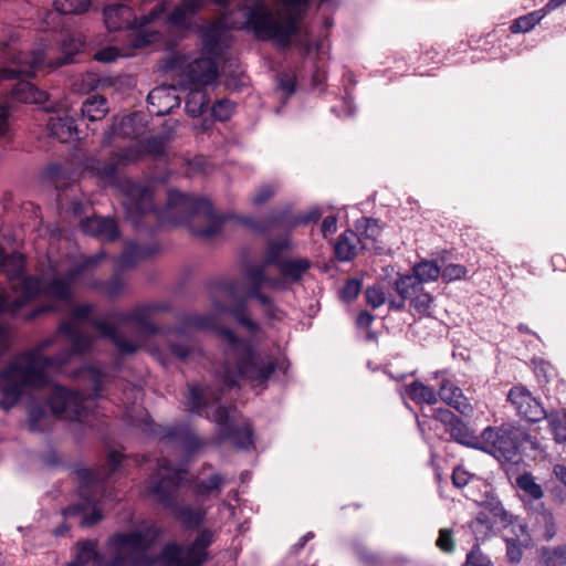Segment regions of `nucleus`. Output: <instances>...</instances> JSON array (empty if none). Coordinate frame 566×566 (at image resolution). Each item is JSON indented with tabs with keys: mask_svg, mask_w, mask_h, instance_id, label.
Returning <instances> with one entry per match:
<instances>
[{
	"mask_svg": "<svg viewBox=\"0 0 566 566\" xmlns=\"http://www.w3.org/2000/svg\"><path fill=\"white\" fill-rule=\"evenodd\" d=\"M166 4V11L154 22L160 20L165 17V20L167 23L174 25V27H187L193 15L201 10V8L205 6V0H188L179 6H177L170 13L168 12V3L164 2Z\"/></svg>",
	"mask_w": 566,
	"mask_h": 566,
	"instance_id": "obj_27",
	"label": "nucleus"
},
{
	"mask_svg": "<svg viewBox=\"0 0 566 566\" xmlns=\"http://www.w3.org/2000/svg\"><path fill=\"white\" fill-rule=\"evenodd\" d=\"M161 438L165 440L178 441L188 452H193L201 446L196 434L186 428L169 427L163 430Z\"/></svg>",
	"mask_w": 566,
	"mask_h": 566,
	"instance_id": "obj_34",
	"label": "nucleus"
},
{
	"mask_svg": "<svg viewBox=\"0 0 566 566\" xmlns=\"http://www.w3.org/2000/svg\"><path fill=\"white\" fill-rule=\"evenodd\" d=\"M437 547L448 554L454 552L455 545L453 539V533L450 528H441L439 531V536L436 542Z\"/></svg>",
	"mask_w": 566,
	"mask_h": 566,
	"instance_id": "obj_61",
	"label": "nucleus"
},
{
	"mask_svg": "<svg viewBox=\"0 0 566 566\" xmlns=\"http://www.w3.org/2000/svg\"><path fill=\"white\" fill-rule=\"evenodd\" d=\"M188 83L192 86H206L218 76L216 62L210 57H199L190 62L184 70Z\"/></svg>",
	"mask_w": 566,
	"mask_h": 566,
	"instance_id": "obj_21",
	"label": "nucleus"
},
{
	"mask_svg": "<svg viewBox=\"0 0 566 566\" xmlns=\"http://www.w3.org/2000/svg\"><path fill=\"white\" fill-rule=\"evenodd\" d=\"M54 8L62 14H81L88 10L90 0H54Z\"/></svg>",
	"mask_w": 566,
	"mask_h": 566,
	"instance_id": "obj_47",
	"label": "nucleus"
},
{
	"mask_svg": "<svg viewBox=\"0 0 566 566\" xmlns=\"http://www.w3.org/2000/svg\"><path fill=\"white\" fill-rule=\"evenodd\" d=\"M360 289H361L360 282L356 279H350L346 282V284L342 289L340 296L344 301L350 302L358 296Z\"/></svg>",
	"mask_w": 566,
	"mask_h": 566,
	"instance_id": "obj_64",
	"label": "nucleus"
},
{
	"mask_svg": "<svg viewBox=\"0 0 566 566\" xmlns=\"http://www.w3.org/2000/svg\"><path fill=\"white\" fill-rule=\"evenodd\" d=\"M155 251L148 248L138 247L135 243H128L122 255L118 258L117 264L120 271L133 268L139 261L150 256Z\"/></svg>",
	"mask_w": 566,
	"mask_h": 566,
	"instance_id": "obj_39",
	"label": "nucleus"
},
{
	"mask_svg": "<svg viewBox=\"0 0 566 566\" xmlns=\"http://www.w3.org/2000/svg\"><path fill=\"white\" fill-rule=\"evenodd\" d=\"M323 211L318 207H312L306 213L293 217L289 209L273 212L263 220L253 217H238L231 214L219 216L214 213L212 205L206 198H198L171 189L167 192V203L159 218L165 223L187 224L191 232L203 240H210L221 232L222 227L229 221L245 227L255 232H268L274 228H294L300 224L317 221Z\"/></svg>",
	"mask_w": 566,
	"mask_h": 566,
	"instance_id": "obj_1",
	"label": "nucleus"
},
{
	"mask_svg": "<svg viewBox=\"0 0 566 566\" xmlns=\"http://www.w3.org/2000/svg\"><path fill=\"white\" fill-rule=\"evenodd\" d=\"M219 294L221 296H224L227 298L226 302H221L218 300H213L212 305L213 308L218 313H224L228 311H231L232 315L235 317V319L247 327L249 332L255 333L259 329V326L256 323L250 319V317L245 313V305L241 304L239 307L231 310L233 295L235 292V285L233 283H221L218 287Z\"/></svg>",
	"mask_w": 566,
	"mask_h": 566,
	"instance_id": "obj_20",
	"label": "nucleus"
},
{
	"mask_svg": "<svg viewBox=\"0 0 566 566\" xmlns=\"http://www.w3.org/2000/svg\"><path fill=\"white\" fill-rule=\"evenodd\" d=\"M181 98L172 85H161L151 90L147 96L148 112L156 116L169 114L180 105Z\"/></svg>",
	"mask_w": 566,
	"mask_h": 566,
	"instance_id": "obj_19",
	"label": "nucleus"
},
{
	"mask_svg": "<svg viewBox=\"0 0 566 566\" xmlns=\"http://www.w3.org/2000/svg\"><path fill=\"white\" fill-rule=\"evenodd\" d=\"M221 396V391L202 387L200 384L189 385L188 395L186 396V406L188 411L201 413L210 402H218Z\"/></svg>",
	"mask_w": 566,
	"mask_h": 566,
	"instance_id": "obj_25",
	"label": "nucleus"
},
{
	"mask_svg": "<svg viewBox=\"0 0 566 566\" xmlns=\"http://www.w3.org/2000/svg\"><path fill=\"white\" fill-rule=\"evenodd\" d=\"M112 157L114 158L118 167L128 166L130 164L139 161L143 158L137 143L135 145L128 146L124 149L114 153Z\"/></svg>",
	"mask_w": 566,
	"mask_h": 566,
	"instance_id": "obj_51",
	"label": "nucleus"
},
{
	"mask_svg": "<svg viewBox=\"0 0 566 566\" xmlns=\"http://www.w3.org/2000/svg\"><path fill=\"white\" fill-rule=\"evenodd\" d=\"M366 301L367 303L374 307L377 308L385 304L386 302V294L380 286H370L366 290Z\"/></svg>",
	"mask_w": 566,
	"mask_h": 566,
	"instance_id": "obj_63",
	"label": "nucleus"
},
{
	"mask_svg": "<svg viewBox=\"0 0 566 566\" xmlns=\"http://www.w3.org/2000/svg\"><path fill=\"white\" fill-rule=\"evenodd\" d=\"M464 566H492V562L489 556L482 553L476 544L468 553Z\"/></svg>",
	"mask_w": 566,
	"mask_h": 566,
	"instance_id": "obj_60",
	"label": "nucleus"
},
{
	"mask_svg": "<svg viewBox=\"0 0 566 566\" xmlns=\"http://www.w3.org/2000/svg\"><path fill=\"white\" fill-rule=\"evenodd\" d=\"M11 99L20 103L41 104L48 99V95L29 81L20 80L11 91Z\"/></svg>",
	"mask_w": 566,
	"mask_h": 566,
	"instance_id": "obj_30",
	"label": "nucleus"
},
{
	"mask_svg": "<svg viewBox=\"0 0 566 566\" xmlns=\"http://www.w3.org/2000/svg\"><path fill=\"white\" fill-rule=\"evenodd\" d=\"M220 336L226 343L224 363L217 370L224 387L231 389L243 379L253 385L265 384L276 370L271 355L258 353L249 340L238 338L229 328H222Z\"/></svg>",
	"mask_w": 566,
	"mask_h": 566,
	"instance_id": "obj_4",
	"label": "nucleus"
},
{
	"mask_svg": "<svg viewBox=\"0 0 566 566\" xmlns=\"http://www.w3.org/2000/svg\"><path fill=\"white\" fill-rule=\"evenodd\" d=\"M312 266L307 258H286L276 268L280 275L291 283H298Z\"/></svg>",
	"mask_w": 566,
	"mask_h": 566,
	"instance_id": "obj_29",
	"label": "nucleus"
},
{
	"mask_svg": "<svg viewBox=\"0 0 566 566\" xmlns=\"http://www.w3.org/2000/svg\"><path fill=\"white\" fill-rule=\"evenodd\" d=\"M554 475L563 484V488L555 486L553 489V496L559 503H566V467L556 464L553 469Z\"/></svg>",
	"mask_w": 566,
	"mask_h": 566,
	"instance_id": "obj_57",
	"label": "nucleus"
},
{
	"mask_svg": "<svg viewBox=\"0 0 566 566\" xmlns=\"http://www.w3.org/2000/svg\"><path fill=\"white\" fill-rule=\"evenodd\" d=\"M181 328L185 329H209L216 325V316L212 314H186L181 317Z\"/></svg>",
	"mask_w": 566,
	"mask_h": 566,
	"instance_id": "obj_45",
	"label": "nucleus"
},
{
	"mask_svg": "<svg viewBox=\"0 0 566 566\" xmlns=\"http://www.w3.org/2000/svg\"><path fill=\"white\" fill-rule=\"evenodd\" d=\"M406 395L416 403L436 405L438 402V391L430 388L419 380H415L406 386Z\"/></svg>",
	"mask_w": 566,
	"mask_h": 566,
	"instance_id": "obj_36",
	"label": "nucleus"
},
{
	"mask_svg": "<svg viewBox=\"0 0 566 566\" xmlns=\"http://www.w3.org/2000/svg\"><path fill=\"white\" fill-rule=\"evenodd\" d=\"M118 166L113 157L103 161L101 159H90L86 169L99 180L117 186L124 196L123 207L126 212V219L134 227H139L142 218L148 213L156 212L153 203V193L148 187L135 182L130 179L118 178Z\"/></svg>",
	"mask_w": 566,
	"mask_h": 566,
	"instance_id": "obj_8",
	"label": "nucleus"
},
{
	"mask_svg": "<svg viewBox=\"0 0 566 566\" xmlns=\"http://www.w3.org/2000/svg\"><path fill=\"white\" fill-rule=\"evenodd\" d=\"M222 483V475L212 474L208 480L198 481L193 486V491L196 495L207 497L213 492H219Z\"/></svg>",
	"mask_w": 566,
	"mask_h": 566,
	"instance_id": "obj_50",
	"label": "nucleus"
},
{
	"mask_svg": "<svg viewBox=\"0 0 566 566\" xmlns=\"http://www.w3.org/2000/svg\"><path fill=\"white\" fill-rule=\"evenodd\" d=\"M467 274L468 269L464 265L458 263H450L441 270V277L447 283L465 279Z\"/></svg>",
	"mask_w": 566,
	"mask_h": 566,
	"instance_id": "obj_58",
	"label": "nucleus"
},
{
	"mask_svg": "<svg viewBox=\"0 0 566 566\" xmlns=\"http://www.w3.org/2000/svg\"><path fill=\"white\" fill-rule=\"evenodd\" d=\"M82 378L92 386L87 394L55 386L49 399L54 415L70 421H84L90 412L93 400L98 398L103 390L105 374L94 367H86L80 371Z\"/></svg>",
	"mask_w": 566,
	"mask_h": 566,
	"instance_id": "obj_9",
	"label": "nucleus"
},
{
	"mask_svg": "<svg viewBox=\"0 0 566 566\" xmlns=\"http://www.w3.org/2000/svg\"><path fill=\"white\" fill-rule=\"evenodd\" d=\"M234 103L229 98H221L212 105V116L220 122L228 120L234 112Z\"/></svg>",
	"mask_w": 566,
	"mask_h": 566,
	"instance_id": "obj_54",
	"label": "nucleus"
},
{
	"mask_svg": "<svg viewBox=\"0 0 566 566\" xmlns=\"http://www.w3.org/2000/svg\"><path fill=\"white\" fill-rule=\"evenodd\" d=\"M360 238L353 230L344 231L336 244H335V254L336 256L344 262L353 260L357 251L359 250Z\"/></svg>",
	"mask_w": 566,
	"mask_h": 566,
	"instance_id": "obj_31",
	"label": "nucleus"
},
{
	"mask_svg": "<svg viewBox=\"0 0 566 566\" xmlns=\"http://www.w3.org/2000/svg\"><path fill=\"white\" fill-rule=\"evenodd\" d=\"M119 323H134L142 334L153 336L160 333L161 328L153 323L149 310L145 304L138 305L130 311L113 314Z\"/></svg>",
	"mask_w": 566,
	"mask_h": 566,
	"instance_id": "obj_23",
	"label": "nucleus"
},
{
	"mask_svg": "<svg viewBox=\"0 0 566 566\" xmlns=\"http://www.w3.org/2000/svg\"><path fill=\"white\" fill-rule=\"evenodd\" d=\"M548 421L549 430L556 442H566V410L551 411L544 418Z\"/></svg>",
	"mask_w": 566,
	"mask_h": 566,
	"instance_id": "obj_44",
	"label": "nucleus"
},
{
	"mask_svg": "<svg viewBox=\"0 0 566 566\" xmlns=\"http://www.w3.org/2000/svg\"><path fill=\"white\" fill-rule=\"evenodd\" d=\"M395 290L399 296L410 301V307L419 315L431 316V308L434 302L433 296L424 291L419 281L411 277H398L395 282Z\"/></svg>",
	"mask_w": 566,
	"mask_h": 566,
	"instance_id": "obj_15",
	"label": "nucleus"
},
{
	"mask_svg": "<svg viewBox=\"0 0 566 566\" xmlns=\"http://www.w3.org/2000/svg\"><path fill=\"white\" fill-rule=\"evenodd\" d=\"M51 343V339L40 342L0 371V407L3 410L13 408L25 389H39L49 385L46 367L54 364V360L44 358L42 352Z\"/></svg>",
	"mask_w": 566,
	"mask_h": 566,
	"instance_id": "obj_5",
	"label": "nucleus"
},
{
	"mask_svg": "<svg viewBox=\"0 0 566 566\" xmlns=\"http://www.w3.org/2000/svg\"><path fill=\"white\" fill-rule=\"evenodd\" d=\"M113 134L123 138H135L143 133L137 115L125 116L113 125Z\"/></svg>",
	"mask_w": 566,
	"mask_h": 566,
	"instance_id": "obj_43",
	"label": "nucleus"
},
{
	"mask_svg": "<svg viewBox=\"0 0 566 566\" xmlns=\"http://www.w3.org/2000/svg\"><path fill=\"white\" fill-rule=\"evenodd\" d=\"M538 562L542 566H566V543L541 547Z\"/></svg>",
	"mask_w": 566,
	"mask_h": 566,
	"instance_id": "obj_42",
	"label": "nucleus"
},
{
	"mask_svg": "<svg viewBox=\"0 0 566 566\" xmlns=\"http://www.w3.org/2000/svg\"><path fill=\"white\" fill-rule=\"evenodd\" d=\"M441 276V269L436 261L422 260L412 266V274L400 277H411L419 281V284L434 282Z\"/></svg>",
	"mask_w": 566,
	"mask_h": 566,
	"instance_id": "obj_35",
	"label": "nucleus"
},
{
	"mask_svg": "<svg viewBox=\"0 0 566 566\" xmlns=\"http://www.w3.org/2000/svg\"><path fill=\"white\" fill-rule=\"evenodd\" d=\"M516 484L532 500H539L544 495L542 486L535 482V479L531 473L520 475L516 479Z\"/></svg>",
	"mask_w": 566,
	"mask_h": 566,
	"instance_id": "obj_48",
	"label": "nucleus"
},
{
	"mask_svg": "<svg viewBox=\"0 0 566 566\" xmlns=\"http://www.w3.org/2000/svg\"><path fill=\"white\" fill-rule=\"evenodd\" d=\"M81 112L90 122L101 120L108 113L107 101L101 95H93L83 103Z\"/></svg>",
	"mask_w": 566,
	"mask_h": 566,
	"instance_id": "obj_41",
	"label": "nucleus"
},
{
	"mask_svg": "<svg viewBox=\"0 0 566 566\" xmlns=\"http://www.w3.org/2000/svg\"><path fill=\"white\" fill-rule=\"evenodd\" d=\"M530 439V434L520 426L503 423L486 427L481 432L479 450L505 461L515 462L520 447Z\"/></svg>",
	"mask_w": 566,
	"mask_h": 566,
	"instance_id": "obj_12",
	"label": "nucleus"
},
{
	"mask_svg": "<svg viewBox=\"0 0 566 566\" xmlns=\"http://www.w3.org/2000/svg\"><path fill=\"white\" fill-rule=\"evenodd\" d=\"M137 144L143 157L146 155L161 156L165 154L166 139L164 137H150L139 140Z\"/></svg>",
	"mask_w": 566,
	"mask_h": 566,
	"instance_id": "obj_52",
	"label": "nucleus"
},
{
	"mask_svg": "<svg viewBox=\"0 0 566 566\" xmlns=\"http://www.w3.org/2000/svg\"><path fill=\"white\" fill-rule=\"evenodd\" d=\"M24 272V258L18 252L8 254L3 264L2 274H6L9 281L22 277Z\"/></svg>",
	"mask_w": 566,
	"mask_h": 566,
	"instance_id": "obj_46",
	"label": "nucleus"
},
{
	"mask_svg": "<svg viewBox=\"0 0 566 566\" xmlns=\"http://www.w3.org/2000/svg\"><path fill=\"white\" fill-rule=\"evenodd\" d=\"M187 471L175 468L169 460L163 458L157 462V470L147 482V492L165 509H169L172 515L180 520L187 528L199 526L205 520V512L190 505H179L176 502L177 491Z\"/></svg>",
	"mask_w": 566,
	"mask_h": 566,
	"instance_id": "obj_7",
	"label": "nucleus"
},
{
	"mask_svg": "<svg viewBox=\"0 0 566 566\" xmlns=\"http://www.w3.org/2000/svg\"><path fill=\"white\" fill-rule=\"evenodd\" d=\"M506 557L510 563L517 564L523 557V548L518 539L506 538Z\"/></svg>",
	"mask_w": 566,
	"mask_h": 566,
	"instance_id": "obj_62",
	"label": "nucleus"
},
{
	"mask_svg": "<svg viewBox=\"0 0 566 566\" xmlns=\"http://www.w3.org/2000/svg\"><path fill=\"white\" fill-rule=\"evenodd\" d=\"M123 458L120 452L112 451L108 454L106 467L96 470L80 468L74 471L80 482L78 495L82 502L65 507L63 510L65 518L83 515L80 522L82 527H91L103 518L102 513L97 509L98 493L103 491V483L116 472Z\"/></svg>",
	"mask_w": 566,
	"mask_h": 566,
	"instance_id": "obj_6",
	"label": "nucleus"
},
{
	"mask_svg": "<svg viewBox=\"0 0 566 566\" xmlns=\"http://www.w3.org/2000/svg\"><path fill=\"white\" fill-rule=\"evenodd\" d=\"M165 11L166 4L158 3L147 15L137 19L130 7L124 3H116L107 6L104 9L103 15L105 25L109 31H117L124 28L132 29L134 31L133 46L143 48L159 39L160 33L149 30L147 25L158 19Z\"/></svg>",
	"mask_w": 566,
	"mask_h": 566,
	"instance_id": "obj_10",
	"label": "nucleus"
},
{
	"mask_svg": "<svg viewBox=\"0 0 566 566\" xmlns=\"http://www.w3.org/2000/svg\"><path fill=\"white\" fill-rule=\"evenodd\" d=\"M98 553L96 551V543L92 541H86L77 544L76 549V562L82 564L83 566L88 562L96 559Z\"/></svg>",
	"mask_w": 566,
	"mask_h": 566,
	"instance_id": "obj_55",
	"label": "nucleus"
},
{
	"mask_svg": "<svg viewBox=\"0 0 566 566\" xmlns=\"http://www.w3.org/2000/svg\"><path fill=\"white\" fill-rule=\"evenodd\" d=\"M88 287L92 290H97L111 298H115L122 296L125 293L126 282L120 276V274L115 273L107 281L92 280L88 283Z\"/></svg>",
	"mask_w": 566,
	"mask_h": 566,
	"instance_id": "obj_38",
	"label": "nucleus"
},
{
	"mask_svg": "<svg viewBox=\"0 0 566 566\" xmlns=\"http://www.w3.org/2000/svg\"><path fill=\"white\" fill-rule=\"evenodd\" d=\"M285 10H272L266 0H248L241 9L244 20L234 28L251 31L256 39L273 40L286 48L300 32V22L310 0H281Z\"/></svg>",
	"mask_w": 566,
	"mask_h": 566,
	"instance_id": "obj_3",
	"label": "nucleus"
},
{
	"mask_svg": "<svg viewBox=\"0 0 566 566\" xmlns=\"http://www.w3.org/2000/svg\"><path fill=\"white\" fill-rule=\"evenodd\" d=\"M48 129L50 136L59 139L61 143L69 142L77 130L74 119L70 116L51 117L48 122Z\"/></svg>",
	"mask_w": 566,
	"mask_h": 566,
	"instance_id": "obj_33",
	"label": "nucleus"
},
{
	"mask_svg": "<svg viewBox=\"0 0 566 566\" xmlns=\"http://www.w3.org/2000/svg\"><path fill=\"white\" fill-rule=\"evenodd\" d=\"M213 420L219 427L222 439L230 440L237 448L249 449L253 446V430L249 423L241 426L229 424V411L226 407H218Z\"/></svg>",
	"mask_w": 566,
	"mask_h": 566,
	"instance_id": "obj_16",
	"label": "nucleus"
},
{
	"mask_svg": "<svg viewBox=\"0 0 566 566\" xmlns=\"http://www.w3.org/2000/svg\"><path fill=\"white\" fill-rule=\"evenodd\" d=\"M82 274V269H69L64 277H54L43 284L42 293L49 297L70 301L71 285Z\"/></svg>",
	"mask_w": 566,
	"mask_h": 566,
	"instance_id": "obj_26",
	"label": "nucleus"
},
{
	"mask_svg": "<svg viewBox=\"0 0 566 566\" xmlns=\"http://www.w3.org/2000/svg\"><path fill=\"white\" fill-rule=\"evenodd\" d=\"M454 441L460 444L479 449L481 434L475 436L474 431L459 417L447 429Z\"/></svg>",
	"mask_w": 566,
	"mask_h": 566,
	"instance_id": "obj_32",
	"label": "nucleus"
},
{
	"mask_svg": "<svg viewBox=\"0 0 566 566\" xmlns=\"http://www.w3.org/2000/svg\"><path fill=\"white\" fill-rule=\"evenodd\" d=\"M43 285L35 276H23L20 282L21 296L13 302H10L3 294L0 293V314L9 313L15 314L28 300L36 296L42 292Z\"/></svg>",
	"mask_w": 566,
	"mask_h": 566,
	"instance_id": "obj_22",
	"label": "nucleus"
},
{
	"mask_svg": "<svg viewBox=\"0 0 566 566\" xmlns=\"http://www.w3.org/2000/svg\"><path fill=\"white\" fill-rule=\"evenodd\" d=\"M277 191V186L274 184H264L260 186L251 196L250 200L253 206L260 207L268 202Z\"/></svg>",
	"mask_w": 566,
	"mask_h": 566,
	"instance_id": "obj_56",
	"label": "nucleus"
},
{
	"mask_svg": "<svg viewBox=\"0 0 566 566\" xmlns=\"http://www.w3.org/2000/svg\"><path fill=\"white\" fill-rule=\"evenodd\" d=\"M90 323L99 332L102 337L109 338L122 355H132L142 348L139 335L128 337L120 333L115 325L104 319H91Z\"/></svg>",
	"mask_w": 566,
	"mask_h": 566,
	"instance_id": "obj_18",
	"label": "nucleus"
},
{
	"mask_svg": "<svg viewBox=\"0 0 566 566\" xmlns=\"http://www.w3.org/2000/svg\"><path fill=\"white\" fill-rule=\"evenodd\" d=\"M209 97L202 86H192L189 88L185 103L186 112L192 116H200L208 106Z\"/></svg>",
	"mask_w": 566,
	"mask_h": 566,
	"instance_id": "obj_40",
	"label": "nucleus"
},
{
	"mask_svg": "<svg viewBox=\"0 0 566 566\" xmlns=\"http://www.w3.org/2000/svg\"><path fill=\"white\" fill-rule=\"evenodd\" d=\"M43 62L42 49L23 52L14 40L0 44V64L4 65L0 69L1 80L34 76Z\"/></svg>",
	"mask_w": 566,
	"mask_h": 566,
	"instance_id": "obj_13",
	"label": "nucleus"
},
{
	"mask_svg": "<svg viewBox=\"0 0 566 566\" xmlns=\"http://www.w3.org/2000/svg\"><path fill=\"white\" fill-rule=\"evenodd\" d=\"M159 535L160 530L154 525L116 533L108 541L114 555L106 566H201L209 558L207 549L214 541V533L203 528L186 551L174 542L153 557L149 549Z\"/></svg>",
	"mask_w": 566,
	"mask_h": 566,
	"instance_id": "obj_2",
	"label": "nucleus"
},
{
	"mask_svg": "<svg viewBox=\"0 0 566 566\" xmlns=\"http://www.w3.org/2000/svg\"><path fill=\"white\" fill-rule=\"evenodd\" d=\"M81 229L85 234L106 241H115L119 238V229L112 218L92 217L81 221Z\"/></svg>",
	"mask_w": 566,
	"mask_h": 566,
	"instance_id": "obj_24",
	"label": "nucleus"
},
{
	"mask_svg": "<svg viewBox=\"0 0 566 566\" xmlns=\"http://www.w3.org/2000/svg\"><path fill=\"white\" fill-rule=\"evenodd\" d=\"M291 249V242L287 237L280 239H270L266 242L263 262L268 265L277 268L283 262V253Z\"/></svg>",
	"mask_w": 566,
	"mask_h": 566,
	"instance_id": "obj_37",
	"label": "nucleus"
},
{
	"mask_svg": "<svg viewBox=\"0 0 566 566\" xmlns=\"http://www.w3.org/2000/svg\"><path fill=\"white\" fill-rule=\"evenodd\" d=\"M543 18L538 11L531 12L513 21L510 27L512 33H525L531 31Z\"/></svg>",
	"mask_w": 566,
	"mask_h": 566,
	"instance_id": "obj_49",
	"label": "nucleus"
},
{
	"mask_svg": "<svg viewBox=\"0 0 566 566\" xmlns=\"http://www.w3.org/2000/svg\"><path fill=\"white\" fill-rule=\"evenodd\" d=\"M507 401L515 413L530 422H538L546 417L547 411L542 402L524 386H514L509 390Z\"/></svg>",
	"mask_w": 566,
	"mask_h": 566,
	"instance_id": "obj_14",
	"label": "nucleus"
},
{
	"mask_svg": "<svg viewBox=\"0 0 566 566\" xmlns=\"http://www.w3.org/2000/svg\"><path fill=\"white\" fill-rule=\"evenodd\" d=\"M447 370H437L432 373L434 379H440L438 384V399L455 409L464 417L473 413V407L464 396L462 389L453 384L448 377Z\"/></svg>",
	"mask_w": 566,
	"mask_h": 566,
	"instance_id": "obj_17",
	"label": "nucleus"
},
{
	"mask_svg": "<svg viewBox=\"0 0 566 566\" xmlns=\"http://www.w3.org/2000/svg\"><path fill=\"white\" fill-rule=\"evenodd\" d=\"M268 266V264L262 262L249 265L245 270V277L250 284L247 295L250 298H255L259 303H269V296L261 291L268 281L265 273Z\"/></svg>",
	"mask_w": 566,
	"mask_h": 566,
	"instance_id": "obj_28",
	"label": "nucleus"
},
{
	"mask_svg": "<svg viewBox=\"0 0 566 566\" xmlns=\"http://www.w3.org/2000/svg\"><path fill=\"white\" fill-rule=\"evenodd\" d=\"M49 418L41 407H32L29 411V429L32 432L44 431L48 428Z\"/></svg>",
	"mask_w": 566,
	"mask_h": 566,
	"instance_id": "obj_53",
	"label": "nucleus"
},
{
	"mask_svg": "<svg viewBox=\"0 0 566 566\" xmlns=\"http://www.w3.org/2000/svg\"><path fill=\"white\" fill-rule=\"evenodd\" d=\"M94 308L95 306L93 304H81L75 306L71 313L72 318L60 324L56 336L42 340L51 339L52 343L49 345L50 347L55 343V338L59 335H64L71 343V349L63 350L54 357L43 356L44 358L54 360V364L46 367L49 382L51 381V373L61 370V368L71 360L73 355L84 354L91 349L94 338L90 335L82 334L75 322L78 319H88ZM46 348L48 346L43 350Z\"/></svg>",
	"mask_w": 566,
	"mask_h": 566,
	"instance_id": "obj_11",
	"label": "nucleus"
},
{
	"mask_svg": "<svg viewBox=\"0 0 566 566\" xmlns=\"http://www.w3.org/2000/svg\"><path fill=\"white\" fill-rule=\"evenodd\" d=\"M356 228L366 239L375 240L380 233L378 221L373 218H363L361 220L357 221Z\"/></svg>",
	"mask_w": 566,
	"mask_h": 566,
	"instance_id": "obj_59",
	"label": "nucleus"
}]
</instances>
